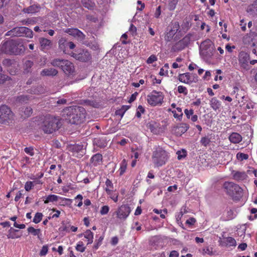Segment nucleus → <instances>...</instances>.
Listing matches in <instances>:
<instances>
[{
    "label": "nucleus",
    "instance_id": "obj_63",
    "mask_svg": "<svg viewBox=\"0 0 257 257\" xmlns=\"http://www.w3.org/2000/svg\"><path fill=\"white\" fill-rule=\"evenodd\" d=\"M60 229H61V230H62V231L68 232H70L69 225H64Z\"/></svg>",
    "mask_w": 257,
    "mask_h": 257
},
{
    "label": "nucleus",
    "instance_id": "obj_32",
    "mask_svg": "<svg viewBox=\"0 0 257 257\" xmlns=\"http://www.w3.org/2000/svg\"><path fill=\"white\" fill-rule=\"evenodd\" d=\"M173 113V116L175 118L178 120H181L183 115L182 108L181 107H177L176 110L172 111Z\"/></svg>",
    "mask_w": 257,
    "mask_h": 257
},
{
    "label": "nucleus",
    "instance_id": "obj_13",
    "mask_svg": "<svg viewBox=\"0 0 257 257\" xmlns=\"http://www.w3.org/2000/svg\"><path fill=\"white\" fill-rule=\"evenodd\" d=\"M171 28L169 31L165 36V40L167 41H170L173 38L174 36L176 34L180 28V25L177 22H172L171 23Z\"/></svg>",
    "mask_w": 257,
    "mask_h": 257
},
{
    "label": "nucleus",
    "instance_id": "obj_49",
    "mask_svg": "<svg viewBox=\"0 0 257 257\" xmlns=\"http://www.w3.org/2000/svg\"><path fill=\"white\" fill-rule=\"evenodd\" d=\"M109 210V207L108 205L102 206L100 210V213L102 215H105L108 213Z\"/></svg>",
    "mask_w": 257,
    "mask_h": 257
},
{
    "label": "nucleus",
    "instance_id": "obj_16",
    "mask_svg": "<svg viewBox=\"0 0 257 257\" xmlns=\"http://www.w3.org/2000/svg\"><path fill=\"white\" fill-rule=\"evenodd\" d=\"M39 43L41 49L43 51L49 50L52 46V42L46 38H40Z\"/></svg>",
    "mask_w": 257,
    "mask_h": 257
},
{
    "label": "nucleus",
    "instance_id": "obj_64",
    "mask_svg": "<svg viewBox=\"0 0 257 257\" xmlns=\"http://www.w3.org/2000/svg\"><path fill=\"white\" fill-rule=\"evenodd\" d=\"M169 257H179V253L176 250H173L170 252Z\"/></svg>",
    "mask_w": 257,
    "mask_h": 257
},
{
    "label": "nucleus",
    "instance_id": "obj_18",
    "mask_svg": "<svg viewBox=\"0 0 257 257\" xmlns=\"http://www.w3.org/2000/svg\"><path fill=\"white\" fill-rule=\"evenodd\" d=\"M57 74L58 71L53 68H45L41 72L42 76H54Z\"/></svg>",
    "mask_w": 257,
    "mask_h": 257
},
{
    "label": "nucleus",
    "instance_id": "obj_48",
    "mask_svg": "<svg viewBox=\"0 0 257 257\" xmlns=\"http://www.w3.org/2000/svg\"><path fill=\"white\" fill-rule=\"evenodd\" d=\"M43 214L42 213L37 212L36 213L33 221L35 223H38L41 221L42 219Z\"/></svg>",
    "mask_w": 257,
    "mask_h": 257
},
{
    "label": "nucleus",
    "instance_id": "obj_33",
    "mask_svg": "<svg viewBox=\"0 0 257 257\" xmlns=\"http://www.w3.org/2000/svg\"><path fill=\"white\" fill-rule=\"evenodd\" d=\"M127 164L125 159H123L120 164V167L119 169V174L120 176L122 175L125 172L127 168Z\"/></svg>",
    "mask_w": 257,
    "mask_h": 257
},
{
    "label": "nucleus",
    "instance_id": "obj_22",
    "mask_svg": "<svg viewBox=\"0 0 257 257\" xmlns=\"http://www.w3.org/2000/svg\"><path fill=\"white\" fill-rule=\"evenodd\" d=\"M220 244L222 246H235V240L231 237H228L224 238V241H220Z\"/></svg>",
    "mask_w": 257,
    "mask_h": 257
},
{
    "label": "nucleus",
    "instance_id": "obj_40",
    "mask_svg": "<svg viewBox=\"0 0 257 257\" xmlns=\"http://www.w3.org/2000/svg\"><path fill=\"white\" fill-rule=\"evenodd\" d=\"M177 128L179 132H180L181 133L183 134L185 133L189 128V125L187 123H182L180 124L177 127Z\"/></svg>",
    "mask_w": 257,
    "mask_h": 257
},
{
    "label": "nucleus",
    "instance_id": "obj_5",
    "mask_svg": "<svg viewBox=\"0 0 257 257\" xmlns=\"http://www.w3.org/2000/svg\"><path fill=\"white\" fill-rule=\"evenodd\" d=\"M6 36L11 37H22L25 36L31 38L33 36V31L25 27H20L15 28L8 31Z\"/></svg>",
    "mask_w": 257,
    "mask_h": 257
},
{
    "label": "nucleus",
    "instance_id": "obj_53",
    "mask_svg": "<svg viewBox=\"0 0 257 257\" xmlns=\"http://www.w3.org/2000/svg\"><path fill=\"white\" fill-rule=\"evenodd\" d=\"M177 154L178 155V159L181 160L186 156V152L184 150H183L182 151H178L177 152Z\"/></svg>",
    "mask_w": 257,
    "mask_h": 257
},
{
    "label": "nucleus",
    "instance_id": "obj_6",
    "mask_svg": "<svg viewBox=\"0 0 257 257\" xmlns=\"http://www.w3.org/2000/svg\"><path fill=\"white\" fill-rule=\"evenodd\" d=\"M14 114L10 107L6 105L0 106V123L8 124L12 122Z\"/></svg>",
    "mask_w": 257,
    "mask_h": 257
},
{
    "label": "nucleus",
    "instance_id": "obj_46",
    "mask_svg": "<svg viewBox=\"0 0 257 257\" xmlns=\"http://www.w3.org/2000/svg\"><path fill=\"white\" fill-rule=\"evenodd\" d=\"M236 158L239 161H242L247 160L248 158V155L242 153H238L236 154Z\"/></svg>",
    "mask_w": 257,
    "mask_h": 257
},
{
    "label": "nucleus",
    "instance_id": "obj_12",
    "mask_svg": "<svg viewBox=\"0 0 257 257\" xmlns=\"http://www.w3.org/2000/svg\"><path fill=\"white\" fill-rule=\"evenodd\" d=\"M249 59V55L247 53L244 51L239 52L238 55V62L241 67L244 69H248Z\"/></svg>",
    "mask_w": 257,
    "mask_h": 257
},
{
    "label": "nucleus",
    "instance_id": "obj_34",
    "mask_svg": "<svg viewBox=\"0 0 257 257\" xmlns=\"http://www.w3.org/2000/svg\"><path fill=\"white\" fill-rule=\"evenodd\" d=\"M65 59L59 58L54 59L51 61V65L54 67H58L62 68Z\"/></svg>",
    "mask_w": 257,
    "mask_h": 257
},
{
    "label": "nucleus",
    "instance_id": "obj_51",
    "mask_svg": "<svg viewBox=\"0 0 257 257\" xmlns=\"http://www.w3.org/2000/svg\"><path fill=\"white\" fill-rule=\"evenodd\" d=\"M201 143L204 146H207L210 142V139L208 137H203L201 139Z\"/></svg>",
    "mask_w": 257,
    "mask_h": 257
},
{
    "label": "nucleus",
    "instance_id": "obj_14",
    "mask_svg": "<svg viewBox=\"0 0 257 257\" xmlns=\"http://www.w3.org/2000/svg\"><path fill=\"white\" fill-rule=\"evenodd\" d=\"M65 32L78 40L81 41L84 38V35L77 29L69 28L67 29Z\"/></svg>",
    "mask_w": 257,
    "mask_h": 257
},
{
    "label": "nucleus",
    "instance_id": "obj_30",
    "mask_svg": "<svg viewBox=\"0 0 257 257\" xmlns=\"http://www.w3.org/2000/svg\"><path fill=\"white\" fill-rule=\"evenodd\" d=\"M84 236L87 240V244H91L93 242V233L90 230H87L84 232Z\"/></svg>",
    "mask_w": 257,
    "mask_h": 257
},
{
    "label": "nucleus",
    "instance_id": "obj_27",
    "mask_svg": "<svg viewBox=\"0 0 257 257\" xmlns=\"http://www.w3.org/2000/svg\"><path fill=\"white\" fill-rule=\"evenodd\" d=\"M179 80L180 81L185 83H189L190 81V76L189 73H186L179 75Z\"/></svg>",
    "mask_w": 257,
    "mask_h": 257
},
{
    "label": "nucleus",
    "instance_id": "obj_11",
    "mask_svg": "<svg viewBox=\"0 0 257 257\" xmlns=\"http://www.w3.org/2000/svg\"><path fill=\"white\" fill-rule=\"evenodd\" d=\"M131 210L126 205H122L119 206L114 212L116 217L120 220H125L128 216Z\"/></svg>",
    "mask_w": 257,
    "mask_h": 257
},
{
    "label": "nucleus",
    "instance_id": "obj_43",
    "mask_svg": "<svg viewBox=\"0 0 257 257\" xmlns=\"http://www.w3.org/2000/svg\"><path fill=\"white\" fill-rule=\"evenodd\" d=\"M33 65V62L30 60H26L24 64V69L27 72H29Z\"/></svg>",
    "mask_w": 257,
    "mask_h": 257
},
{
    "label": "nucleus",
    "instance_id": "obj_41",
    "mask_svg": "<svg viewBox=\"0 0 257 257\" xmlns=\"http://www.w3.org/2000/svg\"><path fill=\"white\" fill-rule=\"evenodd\" d=\"M178 1V0H169L168 5L169 10L170 11L174 10Z\"/></svg>",
    "mask_w": 257,
    "mask_h": 257
},
{
    "label": "nucleus",
    "instance_id": "obj_50",
    "mask_svg": "<svg viewBox=\"0 0 257 257\" xmlns=\"http://www.w3.org/2000/svg\"><path fill=\"white\" fill-rule=\"evenodd\" d=\"M145 112V109L142 105H139L137 109L136 116L138 118L141 117V114Z\"/></svg>",
    "mask_w": 257,
    "mask_h": 257
},
{
    "label": "nucleus",
    "instance_id": "obj_24",
    "mask_svg": "<svg viewBox=\"0 0 257 257\" xmlns=\"http://www.w3.org/2000/svg\"><path fill=\"white\" fill-rule=\"evenodd\" d=\"M19 231L18 230L14 229L11 227L8 231L7 237L8 238L15 239L21 237V235H18L17 232Z\"/></svg>",
    "mask_w": 257,
    "mask_h": 257
},
{
    "label": "nucleus",
    "instance_id": "obj_19",
    "mask_svg": "<svg viewBox=\"0 0 257 257\" xmlns=\"http://www.w3.org/2000/svg\"><path fill=\"white\" fill-rule=\"evenodd\" d=\"M231 175L233 178L237 181H241L246 179L247 175L244 172L232 171Z\"/></svg>",
    "mask_w": 257,
    "mask_h": 257
},
{
    "label": "nucleus",
    "instance_id": "obj_58",
    "mask_svg": "<svg viewBox=\"0 0 257 257\" xmlns=\"http://www.w3.org/2000/svg\"><path fill=\"white\" fill-rule=\"evenodd\" d=\"M227 219L230 220L232 219L234 217V212L232 210L230 209L229 210L227 211Z\"/></svg>",
    "mask_w": 257,
    "mask_h": 257
},
{
    "label": "nucleus",
    "instance_id": "obj_29",
    "mask_svg": "<svg viewBox=\"0 0 257 257\" xmlns=\"http://www.w3.org/2000/svg\"><path fill=\"white\" fill-rule=\"evenodd\" d=\"M28 232L32 234L34 236H37L39 238H40L41 235V230L40 229H35L33 227H29L27 229Z\"/></svg>",
    "mask_w": 257,
    "mask_h": 257
},
{
    "label": "nucleus",
    "instance_id": "obj_1",
    "mask_svg": "<svg viewBox=\"0 0 257 257\" xmlns=\"http://www.w3.org/2000/svg\"><path fill=\"white\" fill-rule=\"evenodd\" d=\"M64 113L68 116L69 122L72 124L82 122L86 116L85 109L81 106H70L64 110Z\"/></svg>",
    "mask_w": 257,
    "mask_h": 257
},
{
    "label": "nucleus",
    "instance_id": "obj_25",
    "mask_svg": "<svg viewBox=\"0 0 257 257\" xmlns=\"http://www.w3.org/2000/svg\"><path fill=\"white\" fill-rule=\"evenodd\" d=\"M45 88L42 86H38L37 87H33L30 89L29 93L32 94H40L45 92Z\"/></svg>",
    "mask_w": 257,
    "mask_h": 257
},
{
    "label": "nucleus",
    "instance_id": "obj_21",
    "mask_svg": "<svg viewBox=\"0 0 257 257\" xmlns=\"http://www.w3.org/2000/svg\"><path fill=\"white\" fill-rule=\"evenodd\" d=\"M229 141L233 144H237L242 141V137L237 133H232L229 137Z\"/></svg>",
    "mask_w": 257,
    "mask_h": 257
},
{
    "label": "nucleus",
    "instance_id": "obj_56",
    "mask_svg": "<svg viewBox=\"0 0 257 257\" xmlns=\"http://www.w3.org/2000/svg\"><path fill=\"white\" fill-rule=\"evenodd\" d=\"M157 60V57L155 55H152L150 56L148 58V59L147 60V63L148 64H152L153 62L156 61Z\"/></svg>",
    "mask_w": 257,
    "mask_h": 257
},
{
    "label": "nucleus",
    "instance_id": "obj_61",
    "mask_svg": "<svg viewBox=\"0 0 257 257\" xmlns=\"http://www.w3.org/2000/svg\"><path fill=\"white\" fill-rule=\"evenodd\" d=\"M240 26H241L242 31H245L246 30V23H244V19H241L240 21Z\"/></svg>",
    "mask_w": 257,
    "mask_h": 257
},
{
    "label": "nucleus",
    "instance_id": "obj_44",
    "mask_svg": "<svg viewBox=\"0 0 257 257\" xmlns=\"http://www.w3.org/2000/svg\"><path fill=\"white\" fill-rule=\"evenodd\" d=\"M22 111L24 113V115H23L24 117H29L30 116L33 110L30 107H26L25 108H23Z\"/></svg>",
    "mask_w": 257,
    "mask_h": 257
},
{
    "label": "nucleus",
    "instance_id": "obj_10",
    "mask_svg": "<svg viewBox=\"0 0 257 257\" xmlns=\"http://www.w3.org/2000/svg\"><path fill=\"white\" fill-rule=\"evenodd\" d=\"M70 55L76 60L81 62H87L91 59L90 53L84 49H80L76 52H71Z\"/></svg>",
    "mask_w": 257,
    "mask_h": 257
},
{
    "label": "nucleus",
    "instance_id": "obj_39",
    "mask_svg": "<svg viewBox=\"0 0 257 257\" xmlns=\"http://www.w3.org/2000/svg\"><path fill=\"white\" fill-rule=\"evenodd\" d=\"M85 248L86 247L85 246L84 243L81 241H78L75 246L76 250L80 252H83L85 251Z\"/></svg>",
    "mask_w": 257,
    "mask_h": 257
},
{
    "label": "nucleus",
    "instance_id": "obj_62",
    "mask_svg": "<svg viewBox=\"0 0 257 257\" xmlns=\"http://www.w3.org/2000/svg\"><path fill=\"white\" fill-rule=\"evenodd\" d=\"M118 242V237L116 236H114L111 238V244L113 245H115L117 244Z\"/></svg>",
    "mask_w": 257,
    "mask_h": 257
},
{
    "label": "nucleus",
    "instance_id": "obj_52",
    "mask_svg": "<svg viewBox=\"0 0 257 257\" xmlns=\"http://www.w3.org/2000/svg\"><path fill=\"white\" fill-rule=\"evenodd\" d=\"M24 151L26 153L30 155L31 156H33L34 155V149L33 147H30L25 148Z\"/></svg>",
    "mask_w": 257,
    "mask_h": 257
},
{
    "label": "nucleus",
    "instance_id": "obj_45",
    "mask_svg": "<svg viewBox=\"0 0 257 257\" xmlns=\"http://www.w3.org/2000/svg\"><path fill=\"white\" fill-rule=\"evenodd\" d=\"M251 43L252 47L257 46V33L254 32H251Z\"/></svg>",
    "mask_w": 257,
    "mask_h": 257
},
{
    "label": "nucleus",
    "instance_id": "obj_7",
    "mask_svg": "<svg viewBox=\"0 0 257 257\" xmlns=\"http://www.w3.org/2000/svg\"><path fill=\"white\" fill-rule=\"evenodd\" d=\"M200 48V54L204 59L207 60L213 55L214 46L210 40H207L202 42Z\"/></svg>",
    "mask_w": 257,
    "mask_h": 257
},
{
    "label": "nucleus",
    "instance_id": "obj_37",
    "mask_svg": "<svg viewBox=\"0 0 257 257\" xmlns=\"http://www.w3.org/2000/svg\"><path fill=\"white\" fill-rule=\"evenodd\" d=\"M81 3L84 7L88 9H92L95 6L94 3L91 0H81Z\"/></svg>",
    "mask_w": 257,
    "mask_h": 257
},
{
    "label": "nucleus",
    "instance_id": "obj_3",
    "mask_svg": "<svg viewBox=\"0 0 257 257\" xmlns=\"http://www.w3.org/2000/svg\"><path fill=\"white\" fill-rule=\"evenodd\" d=\"M59 119L53 116H47L43 122L41 128L45 133L52 134L59 128Z\"/></svg>",
    "mask_w": 257,
    "mask_h": 257
},
{
    "label": "nucleus",
    "instance_id": "obj_36",
    "mask_svg": "<svg viewBox=\"0 0 257 257\" xmlns=\"http://www.w3.org/2000/svg\"><path fill=\"white\" fill-rule=\"evenodd\" d=\"M33 98L32 96H29L28 95H20L17 98V101L21 103H27L29 100Z\"/></svg>",
    "mask_w": 257,
    "mask_h": 257
},
{
    "label": "nucleus",
    "instance_id": "obj_47",
    "mask_svg": "<svg viewBox=\"0 0 257 257\" xmlns=\"http://www.w3.org/2000/svg\"><path fill=\"white\" fill-rule=\"evenodd\" d=\"M10 77L4 74L2 71V69L0 70V84H3L6 81L9 80Z\"/></svg>",
    "mask_w": 257,
    "mask_h": 257
},
{
    "label": "nucleus",
    "instance_id": "obj_35",
    "mask_svg": "<svg viewBox=\"0 0 257 257\" xmlns=\"http://www.w3.org/2000/svg\"><path fill=\"white\" fill-rule=\"evenodd\" d=\"M251 32L245 35L242 38V42L245 45H251Z\"/></svg>",
    "mask_w": 257,
    "mask_h": 257
},
{
    "label": "nucleus",
    "instance_id": "obj_17",
    "mask_svg": "<svg viewBox=\"0 0 257 257\" xmlns=\"http://www.w3.org/2000/svg\"><path fill=\"white\" fill-rule=\"evenodd\" d=\"M41 7L39 5H33L26 8H24L23 12L24 13L33 14L40 11Z\"/></svg>",
    "mask_w": 257,
    "mask_h": 257
},
{
    "label": "nucleus",
    "instance_id": "obj_55",
    "mask_svg": "<svg viewBox=\"0 0 257 257\" xmlns=\"http://www.w3.org/2000/svg\"><path fill=\"white\" fill-rule=\"evenodd\" d=\"M178 91L180 93H183L185 95L187 94L188 92L187 88L182 85H180L178 87Z\"/></svg>",
    "mask_w": 257,
    "mask_h": 257
},
{
    "label": "nucleus",
    "instance_id": "obj_54",
    "mask_svg": "<svg viewBox=\"0 0 257 257\" xmlns=\"http://www.w3.org/2000/svg\"><path fill=\"white\" fill-rule=\"evenodd\" d=\"M34 185L32 182L31 181H28L27 182L25 185V189L27 191H29L30 190L32 189V188L33 187Z\"/></svg>",
    "mask_w": 257,
    "mask_h": 257
},
{
    "label": "nucleus",
    "instance_id": "obj_23",
    "mask_svg": "<svg viewBox=\"0 0 257 257\" xmlns=\"http://www.w3.org/2000/svg\"><path fill=\"white\" fill-rule=\"evenodd\" d=\"M91 163L94 166H97L102 162V157L99 154H96L91 158Z\"/></svg>",
    "mask_w": 257,
    "mask_h": 257
},
{
    "label": "nucleus",
    "instance_id": "obj_9",
    "mask_svg": "<svg viewBox=\"0 0 257 257\" xmlns=\"http://www.w3.org/2000/svg\"><path fill=\"white\" fill-rule=\"evenodd\" d=\"M163 99L162 92L154 90L147 96V100L150 105L155 106L161 104Z\"/></svg>",
    "mask_w": 257,
    "mask_h": 257
},
{
    "label": "nucleus",
    "instance_id": "obj_8",
    "mask_svg": "<svg viewBox=\"0 0 257 257\" xmlns=\"http://www.w3.org/2000/svg\"><path fill=\"white\" fill-rule=\"evenodd\" d=\"M223 188L226 192L232 197L241 196L242 194V189L237 184L232 182H225Z\"/></svg>",
    "mask_w": 257,
    "mask_h": 257
},
{
    "label": "nucleus",
    "instance_id": "obj_26",
    "mask_svg": "<svg viewBox=\"0 0 257 257\" xmlns=\"http://www.w3.org/2000/svg\"><path fill=\"white\" fill-rule=\"evenodd\" d=\"M191 35H187L185 36L181 40L179 41L178 45L181 46L183 48L187 46L190 42Z\"/></svg>",
    "mask_w": 257,
    "mask_h": 257
},
{
    "label": "nucleus",
    "instance_id": "obj_2",
    "mask_svg": "<svg viewBox=\"0 0 257 257\" xmlns=\"http://www.w3.org/2000/svg\"><path fill=\"white\" fill-rule=\"evenodd\" d=\"M2 51L5 53L20 55L25 51V47L21 41H11L5 43L2 47Z\"/></svg>",
    "mask_w": 257,
    "mask_h": 257
},
{
    "label": "nucleus",
    "instance_id": "obj_60",
    "mask_svg": "<svg viewBox=\"0 0 257 257\" xmlns=\"http://www.w3.org/2000/svg\"><path fill=\"white\" fill-rule=\"evenodd\" d=\"M196 222V220L194 218H189L188 219H187L186 220V223L189 225H193Z\"/></svg>",
    "mask_w": 257,
    "mask_h": 257
},
{
    "label": "nucleus",
    "instance_id": "obj_20",
    "mask_svg": "<svg viewBox=\"0 0 257 257\" xmlns=\"http://www.w3.org/2000/svg\"><path fill=\"white\" fill-rule=\"evenodd\" d=\"M210 107L215 111L220 108L221 106V102L216 97H212L210 100Z\"/></svg>",
    "mask_w": 257,
    "mask_h": 257
},
{
    "label": "nucleus",
    "instance_id": "obj_59",
    "mask_svg": "<svg viewBox=\"0 0 257 257\" xmlns=\"http://www.w3.org/2000/svg\"><path fill=\"white\" fill-rule=\"evenodd\" d=\"M193 112L194 111L193 109L188 110L187 109H185L184 110V113L188 118H190V116L193 115Z\"/></svg>",
    "mask_w": 257,
    "mask_h": 257
},
{
    "label": "nucleus",
    "instance_id": "obj_15",
    "mask_svg": "<svg viewBox=\"0 0 257 257\" xmlns=\"http://www.w3.org/2000/svg\"><path fill=\"white\" fill-rule=\"evenodd\" d=\"M62 66L61 69L66 74H72L74 71L73 64L67 60H64L63 64Z\"/></svg>",
    "mask_w": 257,
    "mask_h": 257
},
{
    "label": "nucleus",
    "instance_id": "obj_42",
    "mask_svg": "<svg viewBox=\"0 0 257 257\" xmlns=\"http://www.w3.org/2000/svg\"><path fill=\"white\" fill-rule=\"evenodd\" d=\"M107 194L109 196V197L114 202H116L118 201V193H116L115 191L113 190L110 191V192H106Z\"/></svg>",
    "mask_w": 257,
    "mask_h": 257
},
{
    "label": "nucleus",
    "instance_id": "obj_31",
    "mask_svg": "<svg viewBox=\"0 0 257 257\" xmlns=\"http://www.w3.org/2000/svg\"><path fill=\"white\" fill-rule=\"evenodd\" d=\"M62 198L60 197V196L56 195H49L47 196L46 200L44 201V203L47 204L49 202H56L59 199Z\"/></svg>",
    "mask_w": 257,
    "mask_h": 257
},
{
    "label": "nucleus",
    "instance_id": "obj_4",
    "mask_svg": "<svg viewBox=\"0 0 257 257\" xmlns=\"http://www.w3.org/2000/svg\"><path fill=\"white\" fill-rule=\"evenodd\" d=\"M169 158L168 153L163 148L158 147L153 152L152 161L155 167H161L165 165Z\"/></svg>",
    "mask_w": 257,
    "mask_h": 257
},
{
    "label": "nucleus",
    "instance_id": "obj_28",
    "mask_svg": "<svg viewBox=\"0 0 257 257\" xmlns=\"http://www.w3.org/2000/svg\"><path fill=\"white\" fill-rule=\"evenodd\" d=\"M58 43L59 48L62 50L64 53H66V49L68 48V46H67L68 42L65 38H62L59 40Z\"/></svg>",
    "mask_w": 257,
    "mask_h": 257
},
{
    "label": "nucleus",
    "instance_id": "obj_38",
    "mask_svg": "<svg viewBox=\"0 0 257 257\" xmlns=\"http://www.w3.org/2000/svg\"><path fill=\"white\" fill-rule=\"evenodd\" d=\"M105 190L106 192H110V191H112L113 190V185L112 183V182L108 179H107L105 183Z\"/></svg>",
    "mask_w": 257,
    "mask_h": 257
},
{
    "label": "nucleus",
    "instance_id": "obj_57",
    "mask_svg": "<svg viewBox=\"0 0 257 257\" xmlns=\"http://www.w3.org/2000/svg\"><path fill=\"white\" fill-rule=\"evenodd\" d=\"M48 251V247L46 245H44L42 247V248L40 251V254L41 256H44L47 253Z\"/></svg>",
    "mask_w": 257,
    "mask_h": 257
}]
</instances>
